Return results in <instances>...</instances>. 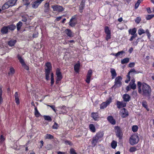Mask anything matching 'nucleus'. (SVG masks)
<instances>
[{
  "instance_id": "obj_1",
  "label": "nucleus",
  "mask_w": 154,
  "mask_h": 154,
  "mask_svg": "<svg viewBox=\"0 0 154 154\" xmlns=\"http://www.w3.org/2000/svg\"><path fill=\"white\" fill-rule=\"evenodd\" d=\"M137 86L139 94L148 97L150 96L151 90L149 85L145 83L142 85L140 82H138Z\"/></svg>"
},
{
  "instance_id": "obj_2",
  "label": "nucleus",
  "mask_w": 154,
  "mask_h": 154,
  "mask_svg": "<svg viewBox=\"0 0 154 154\" xmlns=\"http://www.w3.org/2000/svg\"><path fill=\"white\" fill-rule=\"evenodd\" d=\"M103 136V132H99L93 137L91 143L93 146H95L97 143L98 140L102 138Z\"/></svg>"
},
{
  "instance_id": "obj_3",
  "label": "nucleus",
  "mask_w": 154,
  "mask_h": 154,
  "mask_svg": "<svg viewBox=\"0 0 154 154\" xmlns=\"http://www.w3.org/2000/svg\"><path fill=\"white\" fill-rule=\"evenodd\" d=\"M45 66L47 68H45V79L48 80L49 79V75L51 70L52 66L50 63L47 62L45 64Z\"/></svg>"
},
{
  "instance_id": "obj_4",
  "label": "nucleus",
  "mask_w": 154,
  "mask_h": 154,
  "mask_svg": "<svg viewBox=\"0 0 154 154\" xmlns=\"http://www.w3.org/2000/svg\"><path fill=\"white\" fill-rule=\"evenodd\" d=\"M122 80V78L121 76H118L116 77L115 79L114 85L112 88H116L120 87L122 84L121 82Z\"/></svg>"
},
{
  "instance_id": "obj_5",
  "label": "nucleus",
  "mask_w": 154,
  "mask_h": 154,
  "mask_svg": "<svg viewBox=\"0 0 154 154\" xmlns=\"http://www.w3.org/2000/svg\"><path fill=\"white\" fill-rule=\"evenodd\" d=\"M139 138L138 136L136 134L132 135L129 139L130 143L132 145H134L137 143Z\"/></svg>"
},
{
  "instance_id": "obj_6",
  "label": "nucleus",
  "mask_w": 154,
  "mask_h": 154,
  "mask_svg": "<svg viewBox=\"0 0 154 154\" xmlns=\"http://www.w3.org/2000/svg\"><path fill=\"white\" fill-rule=\"evenodd\" d=\"M115 128L116 136L119 138V139H122L123 135V132L121 129L118 126L115 127Z\"/></svg>"
},
{
  "instance_id": "obj_7",
  "label": "nucleus",
  "mask_w": 154,
  "mask_h": 154,
  "mask_svg": "<svg viewBox=\"0 0 154 154\" xmlns=\"http://www.w3.org/2000/svg\"><path fill=\"white\" fill-rule=\"evenodd\" d=\"M112 102V99L111 98L107 100L106 102L102 103L100 105V109H104L106 108Z\"/></svg>"
},
{
  "instance_id": "obj_8",
  "label": "nucleus",
  "mask_w": 154,
  "mask_h": 154,
  "mask_svg": "<svg viewBox=\"0 0 154 154\" xmlns=\"http://www.w3.org/2000/svg\"><path fill=\"white\" fill-rule=\"evenodd\" d=\"M119 114L122 117L124 118L128 116V113L126 109L123 108L120 110Z\"/></svg>"
},
{
  "instance_id": "obj_9",
  "label": "nucleus",
  "mask_w": 154,
  "mask_h": 154,
  "mask_svg": "<svg viewBox=\"0 0 154 154\" xmlns=\"http://www.w3.org/2000/svg\"><path fill=\"white\" fill-rule=\"evenodd\" d=\"M52 8L54 11H57L58 12H62L63 11L64 9L62 6L58 5H52Z\"/></svg>"
},
{
  "instance_id": "obj_10",
  "label": "nucleus",
  "mask_w": 154,
  "mask_h": 154,
  "mask_svg": "<svg viewBox=\"0 0 154 154\" xmlns=\"http://www.w3.org/2000/svg\"><path fill=\"white\" fill-rule=\"evenodd\" d=\"M44 0H37L32 2V5L33 8H37L39 5Z\"/></svg>"
},
{
  "instance_id": "obj_11",
  "label": "nucleus",
  "mask_w": 154,
  "mask_h": 154,
  "mask_svg": "<svg viewBox=\"0 0 154 154\" xmlns=\"http://www.w3.org/2000/svg\"><path fill=\"white\" fill-rule=\"evenodd\" d=\"M58 108L61 110L60 114H66L68 112V108L65 106H59Z\"/></svg>"
},
{
  "instance_id": "obj_12",
  "label": "nucleus",
  "mask_w": 154,
  "mask_h": 154,
  "mask_svg": "<svg viewBox=\"0 0 154 154\" xmlns=\"http://www.w3.org/2000/svg\"><path fill=\"white\" fill-rule=\"evenodd\" d=\"M92 74V71L91 69L89 70L87 75V78L86 82L88 83L89 84L91 81V78Z\"/></svg>"
},
{
  "instance_id": "obj_13",
  "label": "nucleus",
  "mask_w": 154,
  "mask_h": 154,
  "mask_svg": "<svg viewBox=\"0 0 154 154\" xmlns=\"http://www.w3.org/2000/svg\"><path fill=\"white\" fill-rule=\"evenodd\" d=\"M56 75L57 76V81H59L62 79L61 73L59 69L57 68L56 71Z\"/></svg>"
},
{
  "instance_id": "obj_14",
  "label": "nucleus",
  "mask_w": 154,
  "mask_h": 154,
  "mask_svg": "<svg viewBox=\"0 0 154 154\" xmlns=\"http://www.w3.org/2000/svg\"><path fill=\"white\" fill-rule=\"evenodd\" d=\"M116 105L118 108L120 109L122 107H125L126 105V103L123 101H117Z\"/></svg>"
},
{
  "instance_id": "obj_15",
  "label": "nucleus",
  "mask_w": 154,
  "mask_h": 154,
  "mask_svg": "<svg viewBox=\"0 0 154 154\" xmlns=\"http://www.w3.org/2000/svg\"><path fill=\"white\" fill-rule=\"evenodd\" d=\"M65 32L69 37H72L74 36V34L69 29H66Z\"/></svg>"
},
{
  "instance_id": "obj_16",
  "label": "nucleus",
  "mask_w": 154,
  "mask_h": 154,
  "mask_svg": "<svg viewBox=\"0 0 154 154\" xmlns=\"http://www.w3.org/2000/svg\"><path fill=\"white\" fill-rule=\"evenodd\" d=\"M110 72L111 74V79H114L117 75L115 70L113 68H111L110 69Z\"/></svg>"
},
{
  "instance_id": "obj_17",
  "label": "nucleus",
  "mask_w": 154,
  "mask_h": 154,
  "mask_svg": "<svg viewBox=\"0 0 154 154\" xmlns=\"http://www.w3.org/2000/svg\"><path fill=\"white\" fill-rule=\"evenodd\" d=\"M123 98L125 102H128L130 101L131 97L128 94H125L123 95Z\"/></svg>"
},
{
  "instance_id": "obj_18",
  "label": "nucleus",
  "mask_w": 154,
  "mask_h": 154,
  "mask_svg": "<svg viewBox=\"0 0 154 154\" xmlns=\"http://www.w3.org/2000/svg\"><path fill=\"white\" fill-rule=\"evenodd\" d=\"M85 1L82 0L79 5V11L81 13L82 12V10L84 9L85 5Z\"/></svg>"
},
{
  "instance_id": "obj_19",
  "label": "nucleus",
  "mask_w": 154,
  "mask_h": 154,
  "mask_svg": "<svg viewBox=\"0 0 154 154\" xmlns=\"http://www.w3.org/2000/svg\"><path fill=\"white\" fill-rule=\"evenodd\" d=\"M107 120L112 125L115 124L116 121L112 116H108L107 117Z\"/></svg>"
},
{
  "instance_id": "obj_20",
  "label": "nucleus",
  "mask_w": 154,
  "mask_h": 154,
  "mask_svg": "<svg viewBox=\"0 0 154 154\" xmlns=\"http://www.w3.org/2000/svg\"><path fill=\"white\" fill-rule=\"evenodd\" d=\"M14 96L15 102L17 105H18L20 103V101L18 92H16L15 93Z\"/></svg>"
},
{
  "instance_id": "obj_21",
  "label": "nucleus",
  "mask_w": 154,
  "mask_h": 154,
  "mask_svg": "<svg viewBox=\"0 0 154 154\" xmlns=\"http://www.w3.org/2000/svg\"><path fill=\"white\" fill-rule=\"evenodd\" d=\"M8 32V29L7 26L3 27L1 29V32L3 34L7 33Z\"/></svg>"
},
{
  "instance_id": "obj_22",
  "label": "nucleus",
  "mask_w": 154,
  "mask_h": 154,
  "mask_svg": "<svg viewBox=\"0 0 154 154\" xmlns=\"http://www.w3.org/2000/svg\"><path fill=\"white\" fill-rule=\"evenodd\" d=\"M91 115L92 117L95 121L97 120L99 118L98 113L97 112H92Z\"/></svg>"
},
{
  "instance_id": "obj_23",
  "label": "nucleus",
  "mask_w": 154,
  "mask_h": 154,
  "mask_svg": "<svg viewBox=\"0 0 154 154\" xmlns=\"http://www.w3.org/2000/svg\"><path fill=\"white\" fill-rule=\"evenodd\" d=\"M17 1V0H9L7 2L10 6L12 7L15 5Z\"/></svg>"
},
{
  "instance_id": "obj_24",
  "label": "nucleus",
  "mask_w": 154,
  "mask_h": 154,
  "mask_svg": "<svg viewBox=\"0 0 154 154\" xmlns=\"http://www.w3.org/2000/svg\"><path fill=\"white\" fill-rule=\"evenodd\" d=\"M16 42V40L11 39L8 42V44L10 46H13L14 45Z\"/></svg>"
},
{
  "instance_id": "obj_25",
  "label": "nucleus",
  "mask_w": 154,
  "mask_h": 154,
  "mask_svg": "<svg viewBox=\"0 0 154 154\" xmlns=\"http://www.w3.org/2000/svg\"><path fill=\"white\" fill-rule=\"evenodd\" d=\"M137 29L136 28H134L132 29H129L128 30L129 33L132 35H134L136 32Z\"/></svg>"
},
{
  "instance_id": "obj_26",
  "label": "nucleus",
  "mask_w": 154,
  "mask_h": 154,
  "mask_svg": "<svg viewBox=\"0 0 154 154\" xmlns=\"http://www.w3.org/2000/svg\"><path fill=\"white\" fill-rule=\"evenodd\" d=\"M8 3L7 2L5 3L2 6V10H4L8 9L9 7Z\"/></svg>"
},
{
  "instance_id": "obj_27",
  "label": "nucleus",
  "mask_w": 154,
  "mask_h": 154,
  "mask_svg": "<svg viewBox=\"0 0 154 154\" xmlns=\"http://www.w3.org/2000/svg\"><path fill=\"white\" fill-rule=\"evenodd\" d=\"M44 138L45 139H52L54 138V136L51 134H47L45 135Z\"/></svg>"
},
{
  "instance_id": "obj_28",
  "label": "nucleus",
  "mask_w": 154,
  "mask_h": 154,
  "mask_svg": "<svg viewBox=\"0 0 154 154\" xmlns=\"http://www.w3.org/2000/svg\"><path fill=\"white\" fill-rule=\"evenodd\" d=\"M117 146V142L116 141L113 140L111 143V146L113 149H115Z\"/></svg>"
},
{
  "instance_id": "obj_29",
  "label": "nucleus",
  "mask_w": 154,
  "mask_h": 154,
  "mask_svg": "<svg viewBox=\"0 0 154 154\" xmlns=\"http://www.w3.org/2000/svg\"><path fill=\"white\" fill-rule=\"evenodd\" d=\"M80 65L79 63H76L74 66V69L75 71L78 72L79 71Z\"/></svg>"
},
{
  "instance_id": "obj_30",
  "label": "nucleus",
  "mask_w": 154,
  "mask_h": 154,
  "mask_svg": "<svg viewBox=\"0 0 154 154\" xmlns=\"http://www.w3.org/2000/svg\"><path fill=\"white\" fill-rule=\"evenodd\" d=\"M8 29L11 31H13L16 28V26L13 25H11L7 26Z\"/></svg>"
},
{
  "instance_id": "obj_31",
  "label": "nucleus",
  "mask_w": 154,
  "mask_h": 154,
  "mask_svg": "<svg viewBox=\"0 0 154 154\" xmlns=\"http://www.w3.org/2000/svg\"><path fill=\"white\" fill-rule=\"evenodd\" d=\"M17 57L18 59L19 60L20 62L22 65L23 64L25 63V62L23 59L21 57V56L20 55H17Z\"/></svg>"
},
{
  "instance_id": "obj_32",
  "label": "nucleus",
  "mask_w": 154,
  "mask_h": 154,
  "mask_svg": "<svg viewBox=\"0 0 154 154\" xmlns=\"http://www.w3.org/2000/svg\"><path fill=\"white\" fill-rule=\"evenodd\" d=\"M129 61L128 58H126L121 60V63L122 64L128 63Z\"/></svg>"
},
{
  "instance_id": "obj_33",
  "label": "nucleus",
  "mask_w": 154,
  "mask_h": 154,
  "mask_svg": "<svg viewBox=\"0 0 154 154\" xmlns=\"http://www.w3.org/2000/svg\"><path fill=\"white\" fill-rule=\"evenodd\" d=\"M23 23L21 21L17 23V30L19 31Z\"/></svg>"
},
{
  "instance_id": "obj_34",
  "label": "nucleus",
  "mask_w": 154,
  "mask_h": 154,
  "mask_svg": "<svg viewBox=\"0 0 154 154\" xmlns=\"http://www.w3.org/2000/svg\"><path fill=\"white\" fill-rule=\"evenodd\" d=\"M124 53V51H123L118 52L117 53H116V57H122L123 54Z\"/></svg>"
},
{
  "instance_id": "obj_35",
  "label": "nucleus",
  "mask_w": 154,
  "mask_h": 154,
  "mask_svg": "<svg viewBox=\"0 0 154 154\" xmlns=\"http://www.w3.org/2000/svg\"><path fill=\"white\" fill-rule=\"evenodd\" d=\"M89 127L90 129L92 132H94L95 131V127L93 124H91L90 125Z\"/></svg>"
},
{
  "instance_id": "obj_36",
  "label": "nucleus",
  "mask_w": 154,
  "mask_h": 154,
  "mask_svg": "<svg viewBox=\"0 0 154 154\" xmlns=\"http://www.w3.org/2000/svg\"><path fill=\"white\" fill-rule=\"evenodd\" d=\"M74 19V18H72L70 20V21L69 22V25L72 27H73L75 25V22L73 21V20Z\"/></svg>"
},
{
  "instance_id": "obj_37",
  "label": "nucleus",
  "mask_w": 154,
  "mask_h": 154,
  "mask_svg": "<svg viewBox=\"0 0 154 154\" xmlns=\"http://www.w3.org/2000/svg\"><path fill=\"white\" fill-rule=\"evenodd\" d=\"M104 30L106 34H111L110 31L108 26H106L105 27Z\"/></svg>"
},
{
  "instance_id": "obj_38",
  "label": "nucleus",
  "mask_w": 154,
  "mask_h": 154,
  "mask_svg": "<svg viewBox=\"0 0 154 154\" xmlns=\"http://www.w3.org/2000/svg\"><path fill=\"white\" fill-rule=\"evenodd\" d=\"M2 91L1 87L0 88V104H2L3 102V98L2 96Z\"/></svg>"
},
{
  "instance_id": "obj_39",
  "label": "nucleus",
  "mask_w": 154,
  "mask_h": 154,
  "mask_svg": "<svg viewBox=\"0 0 154 154\" xmlns=\"http://www.w3.org/2000/svg\"><path fill=\"white\" fill-rule=\"evenodd\" d=\"M35 115L37 117H39L40 115V114L38 111L36 107L35 108Z\"/></svg>"
},
{
  "instance_id": "obj_40",
  "label": "nucleus",
  "mask_w": 154,
  "mask_h": 154,
  "mask_svg": "<svg viewBox=\"0 0 154 154\" xmlns=\"http://www.w3.org/2000/svg\"><path fill=\"white\" fill-rule=\"evenodd\" d=\"M138 127L137 125H134L132 127V130L134 132L137 131Z\"/></svg>"
},
{
  "instance_id": "obj_41",
  "label": "nucleus",
  "mask_w": 154,
  "mask_h": 154,
  "mask_svg": "<svg viewBox=\"0 0 154 154\" xmlns=\"http://www.w3.org/2000/svg\"><path fill=\"white\" fill-rule=\"evenodd\" d=\"M137 150L136 147L134 146L131 147L129 149V151L130 152H135Z\"/></svg>"
},
{
  "instance_id": "obj_42",
  "label": "nucleus",
  "mask_w": 154,
  "mask_h": 154,
  "mask_svg": "<svg viewBox=\"0 0 154 154\" xmlns=\"http://www.w3.org/2000/svg\"><path fill=\"white\" fill-rule=\"evenodd\" d=\"M14 69L13 68L11 67L10 69V72H8V74L9 75H13L14 74Z\"/></svg>"
},
{
  "instance_id": "obj_43",
  "label": "nucleus",
  "mask_w": 154,
  "mask_h": 154,
  "mask_svg": "<svg viewBox=\"0 0 154 154\" xmlns=\"http://www.w3.org/2000/svg\"><path fill=\"white\" fill-rule=\"evenodd\" d=\"M44 118L46 120H47L50 122L52 121L51 118L49 116H44Z\"/></svg>"
},
{
  "instance_id": "obj_44",
  "label": "nucleus",
  "mask_w": 154,
  "mask_h": 154,
  "mask_svg": "<svg viewBox=\"0 0 154 154\" xmlns=\"http://www.w3.org/2000/svg\"><path fill=\"white\" fill-rule=\"evenodd\" d=\"M142 106L146 108L147 110H149V109L147 108V103L145 101H143L142 102Z\"/></svg>"
},
{
  "instance_id": "obj_45",
  "label": "nucleus",
  "mask_w": 154,
  "mask_h": 154,
  "mask_svg": "<svg viewBox=\"0 0 154 154\" xmlns=\"http://www.w3.org/2000/svg\"><path fill=\"white\" fill-rule=\"evenodd\" d=\"M145 33L144 30L143 29L140 28L138 30V33L139 35H140Z\"/></svg>"
},
{
  "instance_id": "obj_46",
  "label": "nucleus",
  "mask_w": 154,
  "mask_h": 154,
  "mask_svg": "<svg viewBox=\"0 0 154 154\" xmlns=\"http://www.w3.org/2000/svg\"><path fill=\"white\" fill-rule=\"evenodd\" d=\"M59 127V125L56 122H55L52 126V128L54 129H57Z\"/></svg>"
},
{
  "instance_id": "obj_47",
  "label": "nucleus",
  "mask_w": 154,
  "mask_h": 154,
  "mask_svg": "<svg viewBox=\"0 0 154 154\" xmlns=\"http://www.w3.org/2000/svg\"><path fill=\"white\" fill-rule=\"evenodd\" d=\"M154 17V15L153 14L148 15L146 16V19L147 20H149L151 19Z\"/></svg>"
},
{
  "instance_id": "obj_48",
  "label": "nucleus",
  "mask_w": 154,
  "mask_h": 154,
  "mask_svg": "<svg viewBox=\"0 0 154 154\" xmlns=\"http://www.w3.org/2000/svg\"><path fill=\"white\" fill-rule=\"evenodd\" d=\"M129 85L130 86L131 88L135 89L136 88V85L135 83H130Z\"/></svg>"
},
{
  "instance_id": "obj_49",
  "label": "nucleus",
  "mask_w": 154,
  "mask_h": 154,
  "mask_svg": "<svg viewBox=\"0 0 154 154\" xmlns=\"http://www.w3.org/2000/svg\"><path fill=\"white\" fill-rule=\"evenodd\" d=\"M131 72L134 73L135 74H138L140 73L139 71H136L134 69H131L128 72V73L130 74V73Z\"/></svg>"
},
{
  "instance_id": "obj_50",
  "label": "nucleus",
  "mask_w": 154,
  "mask_h": 154,
  "mask_svg": "<svg viewBox=\"0 0 154 154\" xmlns=\"http://www.w3.org/2000/svg\"><path fill=\"white\" fill-rule=\"evenodd\" d=\"M23 4L25 5L28 6L30 3V2L29 0H23Z\"/></svg>"
},
{
  "instance_id": "obj_51",
  "label": "nucleus",
  "mask_w": 154,
  "mask_h": 154,
  "mask_svg": "<svg viewBox=\"0 0 154 154\" xmlns=\"http://www.w3.org/2000/svg\"><path fill=\"white\" fill-rule=\"evenodd\" d=\"M49 4L48 3H46L45 5V8H46L45 10V12H48L49 11Z\"/></svg>"
},
{
  "instance_id": "obj_52",
  "label": "nucleus",
  "mask_w": 154,
  "mask_h": 154,
  "mask_svg": "<svg viewBox=\"0 0 154 154\" xmlns=\"http://www.w3.org/2000/svg\"><path fill=\"white\" fill-rule=\"evenodd\" d=\"M127 80H126L125 81V82L126 83H128L129 82L130 80V74L128 73L127 75Z\"/></svg>"
},
{
  "instance_id": "obj_53",
  "label": "nucleus",
  "mask_w": 154,
  "mask_h": 154,
  "mask_svg": "<svg viewBox=\"0 0 154 154\" xmlns=\"http://www.w3.org/2000/svg\"><path fill=\"white\" fill-rule=\"evenodd\" d=\"M141 20V19L139 17H137L135 20V22L137 23H139Z\"/></svg>"
},
{
  "instance_id": "obj_54",
  "label": "nucleus",
  "mask_w": 154,
  "mask_h": 154,
  "mask_svg": "<svg viewBox=\"0 0 154 154\" xmlns=\"http://www.w3.org/2000/svg\"><path fill=\"white\" fill-rule=\"evenodd\" d=\"M5 140V138L2 135H1L0 138V143H2Z\"/></svg>"
},
{
  "instance_id": "obj_55",
  "label": "nucleus",
  "mask_w": 154,
  "mask_h": 154,
  "mask_svg": "<svg viewBox=\"0 0 154 154\" xmlns=\"http://www.w3.org/2000/svg\"><path fill=\"white\" fill-rule=\"evenodd\" d=\"M111 38V34H107L106 37V39L108 41Z\"/></svg>"
},
{
  "instance_id": "obj_56",
  "label": "nucleus",
  "mask_w": 154,
  "mask_h": 154,
  "mask_svg": "<svg viewBox=\"0 0 154 154\" xmlns=\"http://www.w3.org/2000/svg\"><path fill=\"white\" fill-rule=\"evenodd\" d=\"M70 152L71 154H77L75 151V150L73 148L70 149Z\"/></svg>"
},
{
  "instance_id": "obj_57",
  "label": "nucleus",
  "mask_w": 154,
  "mask_h": 154,
  "mask_svg": "<svg viewBox=\"0 0 154 154\" xmlns=\"http://www.w3.org/2000/svg\"><path fill=\"white\" fill-rule=\"evenodd\" d=\"M135 65V63H131L128 64V66L130 67H134Z\"/></svg>"
},
{
  "instance_id": "obj_58",
  "label": "nucleus",
  "mask_w": 154,
  "mask_h": 154,
  "mask_svg": "<svg viewBox=\"0 0 154 154\" xmlns=\"http://www.w3.org/2000/svg\"><path fill=\"white\" fill-rule=\"evenodd\" d=\"M22 66L26 70H28L29 69V67L25 64V63L22 65Z\"/></svg>"
},
{
  "instance_id": "obj_59",
  "label": "nucleus",
  "mask_w": 154,
  "mask_h": 154,
  "mask_svg": "<svg viewBox=\"0 0 154 154\" xmlns=\"http://www.w3.org/2000/svg\"><path fill=\"white\" fill-rule=\"evenodd\" d=\"M146 33L147 34V35L148 36V37H149L150 36V34L149 32V31L148 29H147L146 30Z\"/></svg>"
},
{
  "instance_id": "obj_60",
  "label": "nucleus",
  "mask_w": 154,
  "mask_h": 154,
  "mask_svg": "<svg viewBox=\"0 0 154 154\" xmlns=\"http://www.w3.org/2000/svg\"><path fill=\"white\" fill-rule=\"evenodd\" d=\"M22 21L24 22H26V21L27 19V18L26 17H25L24 16H22Z\"/></svg>"
},
{
  "instance_id": "obj_61",
  "label": "nucleus",
  "mask_w": 154,
  "mask_h": 154,
  "mask_svg": "<svg viewBox=\"0 0 154 154\" xmlns=\"http://www.w3.org/2000/svg\"><path fill=\"white\" fill-rule=\"evenodd\" d=\"M51 86H52L53 85L54 83V78H51Z\"/></svg>"
},
{
  "instance_id": "obj_62",
  "label": "nucleus",
  "mask_w": 154,
  "mask_h": 154,
  "mask_svg": "<svg viewBox=\"0 0 154 154\" xmlns=\"http://www.w3.org/2000/svg\"><path fill=\"white\" fill-rule=\"evenodd\" d=\"M38 33L36 32L33 34V37L34 38H36L38 36Z\"/></svg>"
},
{
  "instance_id": "obj_63",
  "label": "nucleus",
  "mask_w": 154,
  "mask_h": 154,
  "mask_svg": "<svg viewBox=\"0 0 154 154\" xmlns=\"http://www.w3.org/2000/svg\"><path fill=\"white\" fill-rule=\"evenodd\" d=\"M139 39V38H138L135 42H133V43L134 44V45H137L138 42V40Z\"/></svg>"
},
{
  "instance_id": "obj_64",
  "label": "nucleus",
  "mask_w": 154,
  "mask_h": 154,
  "mask_svg": "<svg viewBox=\"0 0 154 154\" xmlns=\"http://www.w3.org/2000/svg\"><path fill=\"white\" fill-rule=\"evenodd\" d=\"M139 4L137 3H136L135 4V9H137L138 6H139Z\"/></svg>"
}]
</instances>
